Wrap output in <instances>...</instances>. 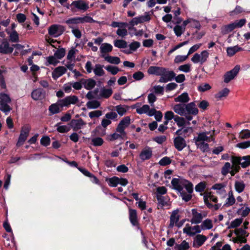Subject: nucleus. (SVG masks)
Here are the masks:
<instances>
[{
	"label": "nucleus",
	"instance_id": "1a4fd4ad",
	"mask_svg": "<svg viewBox=\"0 0 250 250\" xmlns=\"http://www.w3.org/2000/svg\"><path fill=\"white\" fill-rule=\"evenodd\" d=\"M70 6L71 10L73 12L76 11V9L85 11L89 8L88 3L83 0H75L72 2Z\"/></svg>",
	"mask_w": 250,
	"mask_h": 250
},
{
	"label": "nucleus",
	"instance_id": "aec40b11",
	"mask_svg": "<svg viewBox=\"0 0 250 250\" xmlns=\"http://www.w3.org/2000/svg\"><path fill=\"white\" fill-rule=\"evenodd\" d=\"M152 155V151L151 148L149 147H146L141 151L139 157L142 160L145 161L150 159Z\"/></svg>",
	"mask_w": 250,
	"mask_h": 250
},
{
	"label": "nucleus",
	"instance_id": "e2e57ef3",
	"mask_svg": "<svg viewBox=\"0 0 250 250\" xmlns=\"http://www.w3.org/2000/svg\"><path fill=\"white\" fill-rule=\"evenodd\" d=\"M239 138L242 139L250 138V131L248 129L242 130L239 133Z\"/></svg>",
	"mask_w": 250,
	"mask_h": 250
},
{
	"label": "nucleus",
	"instance_id": "473e14b6",
	"mask_svg": "<svg viewBox=\"0 0 250 250\" xmlns=\"http://www.w3.org/2000/svg\"><path fill=\"white\" fill-rule=\"evenodd\" d=\"M186 26L184 25L183 23L182 25L178 24L175 25L173 28V31L175 35L178 37H180L185 31Z\"/></svg>",
	"mask_w": 250,
	"mask_h": 250
},
{
	"label": "nucleus",
	"instance_id": "412c9836",
	"mask_svg": "<svg viewBox=\"0 0 250 250\" xmlns=\"http://www.w3.org/2000/svg\"><path fill=\"white\" fill-rule=\"evenodd\" d=\"M174 111L180 116H186V104H178L174 105L172 108Z\"/></svg>",
	"mask_w": 250,
	"mask_h": 250
},
{
	"label": "nucleus",
	"instance_id": "f3484780",
	"mask_svg": "<svg viewBox=\"0 0 250 250\" xmlns=\"http://www.w3.org/2000/svg\"><path fill=\"white\" fill-rule=\"evenodd\" d=\"M186 115L191 114L196 115L198 114V109L194 102H191L186 104Z\"/></svg>",
	"mask_w": 250,
	"mask_h": 250
},
{
	"label": "nucleus",
	"instance_id": "052dcab7",
	"mask_svg": "<svg viewBox=\"0 0 250 250\" xmlns=\"http://www.w3.org/2000/svg\"><path fill=\"white\" fill-rule=\"evenodd\" d=\"M242 218H236L231 222L230 225L228 227V228H236L237 227L239 226L242 224Z\"/></svg>",
	"mask_w": 250,
	"mask_h": 250
},
{
	"label": "nucleus",
	"instance_id": "0e129e2a",
	"mask_svg": "<svg viewBox=\"0 0 250 250\" xmlns=\"http://www.w3.org/2000/svg\"><path fill=\"white\" fill-rule=\"evenodd\" d=\"M142 23L148 22L151 19V14L145 12L143 15L139 16Z\"/></svg>",
	"mask_w": 250,
	"mask_h": 250
},
{
	"label": "nucleus",
	"instance_id": "f704fd0d",
	"mask_svg": "<svg viewBox=\"0 0 250 250\" xmlns=\"http://www.w3.org/2000/svg\"><path fill=\"white\" fill-rule=\"evenodd\" d=\"M235 28H236V27L234 22L228 25L223 26L221 28V33L223 34H226L229 33V32H231L233 30H234Z\"/></svg>",
	"mask_w": 250,
	"mask_h": 250
},
{
	"label": "nucleus",
	"instance_id": "c756f323",
	"mask_svg": "<svg viewBox=\"0 0 250 250\" xmlns=\"http://www.w3.org/2000/svg\"><path fill=\"white\" fill-rule=\"evenodd\" d=\"M190 100V98L187 92H184L174 98L175 102H179L182 103H187Z\"/></svg>",
	"mask_w": 250,
	"mask_h": 250
},
{
	"label": "nucleus",
	"instance_id": "e433bc0d",
	"mask_svg": "<svg viewBox=\"0 0 250 250\" xmlns=\"http://www.w3.org/2000/svg\"><path fill=\"white\" fill-rule=\"evenodd\" d=\"M112 46L107 43L102 44L100 48L102 55H104L105 53L111 52L112 50Z\"/></svg>",
	"mask_w": 250,
	"mask_h": 250
},
{
	"label": "nucleus",
	"instance_id": "58836bf2",
	"mask_svg": "<svg viewBox=\"0 0 250 250\" xmlns=\"http://www.w3.org/2000/svg\"><path fill=\"white\" fill-rule=\"evenodd\" d=\"M242 49L239 46L236 45L232 47H228L227 49V53L228 56H232L236 52L241 50Z\"/></svg>",
	"mask_w": 250,
	"mask_h": 250
},
{
	"label": "nucleus",
	"instance_id": "c03bdc74",
	"mask_svg": "<svg viewBox=\"0 0 250 250\" xmlns=\"http://www.w3.org/2000/svg\"><path fill=\"white\" fill-rule=\"evenodd\" d=\"M241 166L243 168H246L250 166V155L241 157Z\"/></svg>",
	"mask_w": 250,
	"mask_h": 250
},
{
	"label": "nucleus",
	"instance_id": "69168bd1",
	"mask_svg": "<svg viewBox=\"0 0 250 250\" xmlns=\"http://www.w3.org/2000/svg\"><path fill=\"white\" fill-rule=\"evenodd\" d=\"M188 55H177L175 57L174 62L176 63H179L185 61L188 58Z\"/></svg>",
	"mask_w": 250,
	"mask_h": 250
},
{
	"label": "nucleus",
	"instance_id": "79ce46f5",
	"mask_svg": "<svg viewBox=\"0 0 250 250\" xmlns=\"http://www.w3.org/2000/svg\"><path fill=\"white\" fill-rule=\"evenodd\" d=\"M83 84L85 88L90 90L95 86L96 82L92 79H89L84 81Z\"/></svg>",
	"mask_w": 250,
	"mask_h": 250
},
{
	"label": "nucleus",
	"instance_id": "9d476101",
	"mask_svg": "<svg viewBox=\"0 0 250 250\" xmlns=\"http://www.w3.org/2000/svg\"><path fill=\"white\" fill-rule=\"evenodd\" d=\"M175 77V74L172 71H168L165 68V70L163 71L159 80L160 83H167L171 81Z\"/></svg>",
	"mask_w": 250,
	"mask_h": 250
},
{
	"label": "nucleus",
	"instance_id": "39448f33",
	"mask_svg": "<svg viewBox=\"0 0 250 250\" xmlns=\"http://www.w3.org/2000/svg\"><path fill=\"white\" fill-rule=\"evenodd\" d=\"M209 57V53L207 50L201 52V53H195L191 59V61L194 63L203 64Z\"/></svg>",
	"mask_w": 250,
	"mask_h": 250
},
{
	"label": "nucleus",
	"instance_id": "0eeeda50",
	"mask_svg": "<svg viewBox=\"0 0 250 250\" xmlns=\"http://www.w3.org/2000/svg\"><path fill=\"white\" fill-rule=\"evenodd\" d=\"M240 70V66L239 65H235L232 70L228 71L224 75V82L227 83H229L236 77Z\"/></svg>",
	"mask_w": 250,
	"mask_h": 250
},
{
	"label": "nucleus",
	"instance_id": "864d4df0",
	"mask_svg": "<svg viewBox=\"0 0 250 250\" xmlns=\"http://www.w3.org/2000/svg\"><path fill=\"white\" fill-rule=\"evenodd\" d=\"M10 103L0 101V110L5 113L9 112L11 110V108L8 104Z\"/></svg>",
	"mask_w": 250,
	"mask_h": 250
},
{
	"label": "nucleus",
	"instance_id": "603ef678",
	"mask_svg": "<svg viewBox=\"0 0 250 250\" xmlns=\"http://www.w3.org/2000/svg\"><path fill=\"white\" fill-rule=\"evenodd\" d=\"M217 198L210 193H207L204 195V201L206 204H208L209 201H212L215 203L217 202Z\"/></svg>",
	"mask_w": 250,
	"mask_h": 250
},
{
	"label": "nucleus",
	"instance_id": "c85d7f7f",
	"mask_svg": "<svg viewBox=\"0 0 250 250\" xmlns=\"http://www.w3.org/2000/svg\"><path fill=\"white\" fill-rule=\"evenodd\" d=\"M184 25L189 24V26L191 27L199 29L201 27L200 23L197 21H196L191 18H188L183 21Z\"/></svg>",
	"mask_w": 250,
	"mask_h": 250
},
{
	"label": "nucleus",
	"instance_id": "b1692460",
	"mask_svg": "<svg viewBox=\"0 0 250 250\" xmlns=\"http://www.w3.org/2000/svg\"><path fill=\"white\" fill-rule=\"evenodd\" d=\"M31 97L35 101L42 100L44 98V93L41 89H36L32 92Z\"/></svg>",
	"mask_w": 250,
	"mask_h": 250
},
{
	"label": "nucleus",
	"instance_id": "f03ea898",
	"mask_svg": "<svg viewBox=\"0 0 250 250\" xmlns=\"http://www.w3.org/2000/svg\"><path fill=\"white\" fill-rule=\"evenodd\" d=\"M171 183L172 188L179 193L183 191L184 188H185L187 192L189 193H191L193 192V188L192 183L183 178H173Z\"/></svg>",
	"mask_w": 250,
	"mask_h": 250
},
{
	"label": "nucleus",
	"instance_id": "a878e982",
	"mask_svg": "<svg viewBox=\"0 0 250 250\" xmlns=\"http://www.w3.org/2000/svg\"><path fill=\"white\" fill-rule=\"evenodd\" d=\"M179 210L176 209L173 210L170 217V224L169 227L170 228L173 227V226L177 223L179 219V215H178Z\"/></svg>",
	"mask_w": 250,
	"mask_h": 250
},
{
	"label": "nucleus",
	"instance_id": "bb28decb",
	"mask_svg": "<svg viewBox=\"0 0 250 250\" xmlns=\"http://www.w3.org/2000/svg\"><path fill=\"white\" fill-rule=\"evenodd\" d=\"M164 70H165L164 67L151 66L148 69L147 72L149 74L161 76Z\"/></svg>",
	"mask_w": 250,
	"mask_h": 250
},
{
	"label": "nucleus",
	"instance_id": "5701e85b",
	"mask_svg": "<svg viewBox=\"0 0 250 250\" xmlns=\"http://www.w3.org/2000/svg\"><path fill=\"white\" fill-rule=\"evenodd\" d=\"M5 31L8 35L9 40L12 42H19V35L16 30L6 29Z\"/></svg>",
	"mask_w": 250,
	"mask_h": 250
},
{
	"label": "nucleus",
	"instance_id": "13d9d810",
	"mask_svg": "<svg viewBox=\"0 0 250 250\" xmlns=\"http://www.w3.org/2000/svg\"><path fill=\"white\" fill-rule=\"evenodd\" d=\"M46 59L47 63V65L49 64L55 65L59 62V60L54 55L47 57Z\"/></svg>",
	"mask_w": 250,
	"mask_h": 250
},
{
	"label": "nucleus",
	"instance_id": "20e7f679",
	"mask_svg": "<svg viewBox=\"0 0 250 250\" xmlns=\"http://www.w3.org/2000/svg\"><path fill=\"white\" fill-rule=\"evenodd\" d=\"M192 218L190 222L192 224H199L201 223L204 218L207 216V212L206 211L198 212L196 208L191 209Z\"/></svg>",
	"mask_w": 250,
	"mask_h": 250
},
{
	"label": "nucleus",
	"instance_id": "9b49d317",
	"mask_svg": "<svg viewBox=\"0 0 250 250\" xmlns=\"http://www.w3.org/2000/svg\"><path fill=\"white\" fill-rule=\"evenodd\" d=\"M108 185L113 187L117 186L118 184L125 186L128 184V181L125 178H119L117 177H113L109 178L107 180Z\"/></svg>",
	"mask_w": 250,
	"mask_h": 250
},
{
	"label": "nucleus",
	"instance_id": "37998d69",
	"mask_svg": "<svg viewBox=\"0 0 250 250\" xmlns=\"http://www.w3.org/2000/svg\"><path fill=\"white\" fill-rule=\"evenodd\" d=\"M174 120L176 122V123L177 124V125L179 127H181L184 126L186 125H187L186 120L183 117L176 116L174 118Z\"/></svg>",
	"mask_w": 250,
	"mask_h": 250
},
{
	"label": "nucleus",
	"instance_id": "4d7b16f0",
	"mask_svg": "<svg viewBox=\"0 0 250 250\" xmlns=\"http://www.w3.org/2000/svg\"><path fill=\"white\" fill-rule=\"evenodd\" d=\"M105 69L108 72L114 75L117 74L120 71L117 66L113 65H108L106 66Z\"/></svg>",
	"mask_w": 250,
	"mask_h": 250
},
{
	"label": "nucleus",
	"instance_id": "393cba45",
	"mask_svg": "<svg viewBox=\"0 0 250 250\" xmlns=\"http://www.w3.org/2000/svg\"><path fill=\"white\" fill-rule=\"evenodd\" d=\"M66 71V69L64 66H59L56 68L52 72V76L54 79H57L62 76Z\"/></svg>",
	"mask_w": 250,
	"mask_h": 250
},
{
	"label": "nucleus",
	"instance_id": "ddd939ff",
	"mask_svg": "<svg viewBox=\"0 0 250 250\" xmlns=\"http://www.w3.org/2000/svg\"><path fill=\"white\" fill-rule=\"evenodd\" d=\"M139 104H136L135 106L136 108V112L139 114H147L149 116H152L155 113V109H150L148 105L145 104L142 107L138 106Z\"/></svg>",
	"mask_w": 250,
	"mask_h": 250
},
{
	"label": "nucleus",
	"instance_id": "2eb2a0df",
	"mask_svg": "<svg viewBox=\"0 0 250 250\" xmlns=\"http://www.w3.org/2000/svg\"><path fill=\"white\" fill-rule=\"evenodd\" d=\"M130 123V117L128 116L125 117L120 122L116 129V132L124 133L125 129L129 125Z\"/></svg>",
	"mask_w": 250,
	"mask_h": 250
},
{
	"label": "nucleus",
	"instance_id": "cd10ccee",
	"mask_svg": "<svg viewBox=\"0 0 250 250\" xmlns=\"http://www.w3.org/2000/svg\"><path fill=\"white\" fill-rule=\"evenodd\" d=\"M200 226L202 231L209 230L212 229L213 227V223L212 220L206 219L202 222V223Z\"/></svg>",
	"mask_w": 250,
	"mask_h": 250
},
{
	"label": "nucleus",
	"instance_id": "dca6fc26",
	"mask_svg": "<svg viewBox=\"0 0 250 250\" xmlns=\"http://www.w3.org/2000/svg\"><path fill=\"white\" fill-rule=\"evenodd\" d=\"M174 145L178 150H182L186 146V142L185 139L180 136H177L174 139Z\"/></svg>",
	"mask_w": 250,
	"mask_h": 250
},
{
	"label": "nucleus",
	"instance_id": "774afa93",
	"mask_svg": "<svg viewBox=\"0 0 250 250\" xmlns=\"http://www.w3.org/2000/svg\"><path fill=\"white\" fill-rule=\"evenodd\" d=\"M211 88V86L208 83H202L198 86V90L200 92H205L209 90Z\"/></svg>",
	"mask_w": 250,
	"mask_h": 250
},
{
	"label": "nucleus",
	"instance_id": "3c124183",
	"mask_svg": "<svg viewBox=\"0 0 250 250\" xmlns=\"http://www.w3.org/2000/svg\"><path fill=\"white\" fill-rule=\"evenodd\" d=\"M112 90L110 88H102L100 91V96L102 97L107 98L112 94Z\"/></svg>",
	"mask_w": 250,
	"mask_h": 250
},
{
	"label": "nucleus",
	"instance_id": "f257e3e1",
	"mask_svg": "<svg viewBox=\"0 0 250 250\" xmlns=\"http://www.w3.org/2000/svg\"><path fill=\"white\" fill-rule=\"evenodd\" d=\"M213 136L214 131L202 132L199 133L193 140L198 148L203 152H207L209 149L208 143L214 141Z\"/></svg>",
	"mask_w": 250,
	"mask_h": 250
},
{
	"label": "nucleus",
	"instance_id": "4468645a",
	"mask_svg": "<svg viewBox=\"0 0 250 250\" xmlns=\"http://www.w3.org/2000/svg\"><path fill=\"white\" fill-rule=\"evenodd\" d=\"M13 47L10 46L6 40H3L0 44V53L6 54L11 53L13 51Z\"/></svg>",
	"mask_w": 250,
	"mask_h": 250
},
{
	"label": "nucleus",
	"instance_id": "6e6552de",
	"mask_svg": "<svg viewBox=\"0 0 250 250\" xmlns=\"http://www.w3.org/2000/svg\"><path fill=\"white\" fill-rule=\"evenodd\" d=\"M31 127L28 125H24L22 127L21 133L17 143V146H20L22 145L28 137Z\"/></svg>",
	"mask_w": 250,
	"mask_h": 250
},
{
	"label": "nucleus",
	"instance_id": "ea45409f",
	"mask_svg": "<svg viewBox=\"0 0 250 250\" xmlns=\"http://www.w3.org/2000/svg\"><path fill=\"white\" fill-rule=\"evenodd\" d=\"M103 66L99 64L95 65L93 68V72L95 75L98 76H102L104 74V71L103 69Z\"/></svg>",
	"mask_w": 250,
	"mask_h": 250
},
{
	"label": "nucleus",
	"instance_id": "8fccbe9b",
	"mask_svg": "<svg viewBox=\"0 0 250 250\" xmlns=\"http://www.w3.org/2000/svg\"><path fill=\"white\" fill-rule=\"evenodd\" d=\"M189 247V244L186 241H183L180 244H177L175 246L176 250H187Z\"/></svg>",
	"mask_w": 250,
	"mask_h": 250
},
{
	"label": "nucleus",
	"instance_id": "a18cd8bd",
	"mask_svg": "<svg viewBox=\"0 0 250 250\" xmlns=\"http://www.w3.org/2000/svg\"><path fill=\"white\" fill-rule=\"evenodd\" d=\"M61 107L58 104V101L56 103L52 104L49 107V111L50 112L54 114L57 113H59Z\"/></svg>",
	"mask_w": 250,
	"mask_h": 250
},
{
	"label": "nucleus",
	"instance_id": "423d86ee",
	"mask_svg": "<svg viewBox=\"0 0 250 250\" xmlns=\"http://www.w3.org/2000/svg\"><path fill=\"white\" fill-rule=\"evenodd\" d=\"M183 232L190 236H194L195 234L199 233L202 231L200 225H196L193 226H190L189 224H187L183 229Z\"/></svg>",
	"mask_w": 250,
	"mask_h": 250
},
{
	"label": "nucleus",
	"instance_id": "4c0bfd02",
	"mask_svg": "<svg viewBox=\"0 0 250 250\" xmlns=\"http://www.w3.org/2000/svg\"><path fill=\"white\" fill-rule=\"evenodd\" d=\"M115 109L120 116L125 115L128 109V107L125 105H119L115 107Z\"/></svg>",
	"mask_w": 250,
	"mask_h": 250
},
{
	"label": "nucleus",
	"instance_id": "680f3d73",
	"mask_svg": "<svg viewBox=\"0 0 250 250\" xmlns=\"http://www.w3.org/2000/svg\"><path fill=\"white\" fill-rule=\"evenodd\" d=\"M78 169L84 175H85L86 176H88V177H89L92 178L93 179V182H95V183H98V180L97 179V178L95 176L93 175L91 173H90L89 172H88L87 170H86L85 169L82 168H78Z\"/></svg>",
	"mask_w": 250,
	"mask_h": 250
},
{
	"label": "nucleus",
	"instance_id": "5fc2aeb1",
	"mask_svg": "<svg viewBox=\"0 0 250 250\" xmlns=\"http://www.w3.org/2000/svg\"><path fill=\"white\" fill-rule=\"evenodd\" d=\"M100 105L99 102L96 100L90 101L86 103V106L88 109H95L99 107Z\"/></svg>",
	"mask_w": 250,
	"mask_h": 250
},
{
	"label": "nucleus",
	"instance_id": "bf43d9fd",
	"mask_svg": "<svg viewBox=\"0 0 250 250\" xmlns=\"http://www.w3.org/2000/svg\"><path fill=\"white\" fill-rule=\"evenodd\" d=\"M65 54V50L64 48H60L56 50L54 55L58 59L60 60L62 58Z\"/></svg>",
	"mask_w": 250,
	"mask_h": 250
},
{
	"label": "nucleus",
	"instance_id": "338daca9",
	"mask_svg": "<svg viewBox=\"0 0 250 250\" xmlns=\"http://www.w3.org/2000/svg\"><path fill=\"white\" fill-rule=\"evenodd\" d=\"M178 70L185 73L189 72L191 70V65L190 64H185L180 65L178 67Z\"/></svg>",
	"mask_w": 250,
	"mask_h": 250
},
{
	"label": "nucleus",
	"instance_id": "49530a36",
	"mask_svg": "<svg viewBox=\"0 0 250 250\" xmlns=\"http://www.w3.org/2000/svg\"><path fill=\"white\" fill-rule=\"evenodd\" d=\"M235 199L233 195L232 191H229L228 193V197L227 199L226 205L227 206H230L235 203Z\"/></svg>",
	"mask_w": 250,
	"mask_h": 250
},
{
	"label": "nucleus",
	"instance_id": "2f4dec72",
	"mask_svg": "<svg viewBox=\"0 0 250 250\" xmlns=\"http://www.w3.org/2000/svg\"><path fill=\"white\" fill-rule=\"evenodd\" d=\"M129 220L133 226H137L138 225V220L137 217V212L135 209L131 208L129 209Z\"/></svg>",
	"mask_w": 250,
	"mask_h": 250
},
{
	"label": "nucleus",
	"instance_id": "f8f14e48",
	"mask_svg": "<svg viewBox=\"0 0 250 250\" xmlns=\"http://www.w3.org/2000/svg\"><path fill=\"white\" fill-rule=\"evenodd\" d=\"M63 29L61 25L54 24L51 25L48 29V33L50 35L58 37L62 34Z\"/></svg>",
	"mask_w": 250,
	"mask_h": 250
},
{
	"label": "nucleus",
	"instance_id": "de8ad7c7",
	"mask_svg": "<svg viewBox=\"0 0 250 250\" xmlns=\"http://www.w3.org/2000/svg\"><path fill=\"white\" fill-rule=\"evenodd\" d=\"M114 45L119 48H125L127 47V42L123 40H117L114 41Z\"/></svg>",
	"mask_w": 250,
	"mask_h": 250
},
{
	"label": "nucleus",
	"instance_id": "6ab92c4d",
	"mask_svg": "<svg viewBox=\"0 0 250 250\" xmlns=\"http://www.w3.org/2000/svg\"><path fill=\"white\" fill-rule=\"evenodd\" d=\"M86 125V123L84 122L82 119L78 120L73 119L71 121L70 125L74 130H78L79 129L83 128L84 126Z\"/></svg>",
	"mask_w": 250,
	"mask_h": 250
},
{
	"label": "nucleus",
	"instance_id": "09e8293b",
	"mask_svg": "<svg viewBox=\"0 0 250 250\" xmlns=\"http://www.w3.org/2000/svg\"><path fill=\"white\" fill-rule=\"evenodd\" d=\"M127 24L122 26L120 28H118L116 32L117 34L122 38L126 36L127 35Z\"/></svg>",
	"mask_w": 250,
	"mask_h": 250
},
{
	"label": "nucleus",
	"instance_id": "7c9ffc66",
	"mask_svg": "<svg viewBox=\"0 0 250 250\" xmlns=\"http://www.w3.org/2000/svg\"><path fill=\"white\" fill-rule=\"evenodd\" d=\"M101 57L104 58L106 61L110 63L118 64L121 62L120 59L118 57L105 56L104 55H102Z\"/></svg>",
	"mask_w": 250,
	"mask_h": 250
},
{
	"label": "nucleus",
	"instance_id": "a19ab883",
	"mask_svg": "<svg viewBox=\"0 0 250 250\" xmlns=\"http://www.w3.org/2000/svg\"><path fill=\"white\" fill-rule=\"evenodd\" d=\"M193 131V129L192 127H187L177 130L175 132V134L177 136H181L182 135L183 133L186 134L188 133L191 134Z\"/></svg>",
	"mask_w": 250,
	"mask_h": 250
},
{
	"label": "nucleus",
	"instance_id": "a211bd4d",
	"mask_svg": "<svg viewBox=\"0 0 250 250\" xmlns=\"http://www.w3.org/2000/svg\"><path fill=\"white\" fill-rule=\"evenodd\" d=\"M207 240V237L203 234H197L193 239V247L199 248L202 246Z\"/></svg>",
	"mask_w": 250,
	"mask_h": 250
},
{
	"label": "nucleus",
	"instance_id": "6e6d98bb",
	"mask_svg": "<svg viewBox=\"0 0 250 250\" xmlns=\"http://www.w3.org/2000/svg\"><path fill=\"white\" fill-rule=\"evenodd\" d=\"M231 167V166L229 163H225L221 169L222 174L225 176L229 173H230Z\"/></svg>",
	"mask_w": 250,
	"mask_h": 250
},
{
	"label": "nucleus",
	"instance_id": "7ed1b4c3",
	"mask_svg": "<svg viewBox=\"0 0 250 250\" xmlns=\"http://www.w3.org/2000/svg\"><path fill=\"white\" fill-rule=\"evenodd\" d=\"M79 102V98L75 95H70L58 101V104L62 109L69 107L71 104H76Z\"/></svg>",
	"mask_w": 250,
	"mask_h": 250
},
{
	"label": "nucleus",
	"instance_id": "c9c22d12",
	"mask_svg": "<svg viewBox=\"0 0 250 250\" xmlns=\"http://www.w3.org/2000/svg\"><path fill=\"white\" fill-rule=\"evenodd\" d=\"M212 189L216 191V193L222 195H224L226 194V191L225 190V185L222 184H215L212 188Z\"/></svg>",
	"mask_w": 250,
	"mask_h": 250
},
{
	"label": "nucleus",
	"instance_id": "4be33fe9",
	"mask_svg": "<svg viewBox=\"0 0 250 250\" xmlns=\"http://www.w3.org/2000/svg\"><path fill=\"white\" fill-rule=\"evenodd\" d=\"M230 90L228 88H224L219 91L214 95V97L217 101L223 100L225 99L229 95Z\"/></svg>",
	"mask_w": 250,
	"mask_h": 250
},
{
	"label": "nucleus",
	"instance_id": "72a5a7b5",
	"mask_svg": "<svg viewBox=\"0 0 250 250\" xmlns=\"http://www.w3.org/2000/svg\"><path fill=\"white\" fill-rule=\"evenodd\" d=\"M246 185L242 180H237L234 183V188L239 193L242 192L245 188Z\"/></svg>",
	"mask_w": 250,
	"mask_h": 250
}]
</instances>
